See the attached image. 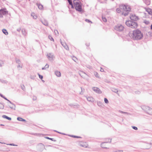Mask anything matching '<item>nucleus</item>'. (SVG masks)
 Instances as JSON below:
<instances>
[{"instance_id": "nucleus-1", "label": "nucleus", "mask_w": 152, "mask_h": 152, "mask_svg": "<svg viewBox=\"0 0 152 152\" xmlns=\"http://www.w3.org/2000/svg\"><path fill=\"white\" fill-rule=\"evenodd\" d=\"M129 36L132 37V38L134 40L141 39L143 37V34L141 33V31L138 29H135L134 30L132 34L129 33Z\"/></svg>"}, {"instance_id": "nucleus-2", "label": "nucleus", "mask_w": 152, "mask_h": 152, "mask_svg": "<svg viewBox=\"0 0 152 152\" xmlns=\"http://www.w3.org/2000/svg\"><path fill=\"white\" fill-rule=\"evenodd\" d=\"M73 3L75 10L80 13H82L83 11L82 9V4L78 0H74Z\"/></svg>"}, {"instance_id": "nucleus-3", "label": "nucleus", "mask_w": 152, "mask_h": 152, "mask_svg": "<svg viewBox=\"0 0 152 152\" xmlns=\"http://www.w3.org/2000/svg\"><path fill=\"white\" fill-rule=\"evenodd\" d=\"M126 25L132 28H136L137 26V23L135 21L131 20H128L126 22Z\"/></svg>"}, {"instance_id": "nucleus-4", "label": "nucleus", "mask_w": 152, "mask_h": 152, "mask_svg": "<svg viewBox=\"0 0 152 152\" xmlns=\"http://www.w3.org/2000/svg\"><path fill=\"white\" fill-rule=\"evenodd\" d=\"M142 109L148 114L152 115V108L148 106H143Z\"/></svg>"}, {"instance_id": "nucleus-5", "label": "nucleus", "mask_w": 152, "mask_h": 152, "mask_svg": "<svg viewBox=\"0 0 152 152\" xmlns=\"http://www.w3.org/2000/svg\"><path fill=\"white\" fill-rule=\"evenodd\" d=\"M37 148L38 150L41 152L44 149H45V145L42 143L38 144Z\"/></svg>"}, {"instance_id": "nucleus-6", "label": "nucleus", "mask_w": 152, "mask_h": 152, "mask_svg": "<svg viewBox=\"0 0 152 152\" xmlns=\"http://www.w3.org/2000/svg\"><path fill=\"white\" fill-rule=\"evenodd\" d=\"M8 13L5 8L2 9L0 10V18H2L3 17V15H5L7 14Z\"/></svg>"}, {"instance_id": "nucleus-7", "label": "nucleus", "mask_w": 152, "mask_h": 152, "mask_svg": "<svg viewBox=\"0 0 152 152\" xmlns=\"http://www.w3.org/2000/svg\"><path fill=\"white\" fill-rule=\"evenodd\" d=\"M124 27L121 24H118L115 27V29L119 31H123Z\"/></svg>"}, {"instance_id": "nucleus-8", "label": "nucleus", "mask_w": 152, "mask_h": 152, "mask_svg": "<svg viewBox=\"0 0 152 152\" xmlns=\"http://www.w3.org/2000/svg\"><path fill=\"white\" fill-rule=\"evenodd\" d=\"M130 18L131 20L134 21H137L139 19L138 17L134 14H132L130 15Z\"/></svg>"}, {"instance_id": "nucleus-9", "label": "nucleus", "mask_w": 152, "mask_h": 152, "mask_svg": "<svg viewBox=\"0 0 152 152\" xmlns=\"http://www.w3.org/2000/svg\"><path fill=\"white\" fill-rule=\"evenodd\" d=\"M15 59L16 63L18 64L17 66V68H22L23 65L22 64H21L20 60L17 58H15Z\"/></svg>"}, {"instance_id": "nucleus-10", "label": "nucleus", "mask_w": 152, "mask_h": 152, "mask_svg": "<svg viewBox=\"0 0 152 152\" xmlns=\"http://www.w3.org/2000/svg\"><path fill=\"white\" fill-rule=\"evenodd\" d=\"M131 9L129 7H128V9L126 10L124 12H122V15L126 16L128 15V13L130 11Z\"/></svg>"}, {"instance_id": "nucleus-11", "label": "nucleus", "mask_w": 152, "mask_h": 152, "mask_svg": "<svg viewBox=\"0 0 152 152\" xmlns=\"http://www.w3.org/2000/svg\"><path fill=\"white\" fill-rule=\"evenodd\" d=\"M92 89L96 93L99 94H101L102 92L98 88L96 87H93Z\"/></svg>"}, {"instance_id": "nucleus-12", "label": "nucleus", "mask_w": 152, "mask_h": 152, "mask_svg": "<svg viewBox=\"0 0 152 152\" xmlns=\"http://www.w3.org/2000/svg\"><path fill=\"white\" fill-rule=\"evenodd\" d=\"M128 7H129L125 5L121 4L119 6V8L121 9V10H122L124 11L127 9Z\"/></svg>"}, {"instance_id": "nucleus-13", "label": "nucleus", "mask_w": 152, "mask_h": 152, "mask_svg": "<svg viewBox=\"0 0 152 152\" xmlns=\"http://www.w3.org/2000/svg\"><path fill=\"white\" fill-rule=\"evenodd\" d=\"M111 140L112 139H110V140L109 142H102L101 144V147L103 148H107L106 147V143H111Z\"/></svg>"}, {"instance_id": "nucleus-14", "label": "nucleus", "mask_w": 152, "mask_h": 152, "mask_svg": "<svg viewBox=\"0 0 152 152\" xmlns=\"http://www.w3.org/2000/svg\"><path fill=\"white\" fill-rule=\"evenodd\" d=\"M79 75L82 77H85L86 75V74L83 72L81 71L79 72Z\"/></svg>"}, {"instance_id": "nucleus-15", "label": "nucleus", "mask_w": 152, "mask_h": 152, "mask_svg": "<svg viewBox=\"0 0 152 152\" xmlns=\"http://www.w3.org/2000/svg\"><path fill=\"white\" fill-rule=\"evenodd\" d=\"M55 73L56 75L58 77H60L61 76V73L59 71H55Z\"/></svg>"}, {"instance_id": "nucleus-16", "label": "nucleus", "mask_w": 152, "mask_h": 152, "mask_svg": "<svg viewBox=\"0 0 152 152\" xmlns=\"http://www.w3.org/2000/svg\"><path fill=\"white\" fill-rule=\"evenodd\" d=\"M61 43L66 49L67 50L68 49H69V48L68 46L65 43H62L61 42Z\"/></svg>"}, {"instance_id": "nucleus-17", "label": "nucleus", "mask_w": 152, "mask_h": 152, "mask_svg": "<svg viewBox=\"0 0 152 152\" xmlns=\"http://www.w3.org/2000/svg\"><path fill=\"white\" fill-rule=\"evenodd\" d=\"M17 120L18 121H23V122H26V120L25 119H23V118H21L20 117H18L17 118Z\"/></svg>"}, {"instance_id": "nucleus-18", "label": "nucleus", "mask_w": 152, "mask_h": 152, "mask_svg": "<svg viewBox=\"0 0 152 152\" xmlns=\"http://www.w3.org/2000/svg\"><path fill=\"white\" fill-rule=\"evenodd\" d=\"M2 117L3 118H6L7 119L9 120H11V118L10 117H9L6 115H4L2 116Z\"/></svg>"}, {"instance_id": "nucleus-19", "label": "nucleus", "mask_w": 152, "mask_h": 152, "mask_svg": "<svg viewBox=\"0 0 152 152\" xmlns=\"http://www.w3.org/2000/svg\"><path fill=\"white\" fill-rule=\"evenodd\" d=\"M48 57L49 59H51V60H52L53 57V55L51 53H49L48 54Z\"/></svg>"}, {"instance_id": "nucleus-20", "label": "nucleus", "mask_w": 152, "mask_h": 152, "mask_svg": "<svg viewBox=\"0 0 152 152\" xmlns=\"http://www.w3.org/2000/svg\"><path fill=\"white\" fill-rule=\"evenodd\" d=\"M2 32L5 35H7L8 34V33L7 31L5 29H3L2 30Z\"/></svg>"}, {"instance_id": "nucleus-21", "label": "nucleus", "mask_w": 152, "mask_h": 152, "mask_svg": "<svg viewBox=\"0 0 152 152\" xmlns=\"http://www.w3.org/2000/svg\"><path fill=\"white\" fill-rule=\"evenodd\" d=\"M87 100L89 102H92L93 101V98L92 97H88L87 98Z\"/></svg>"}, {"instance_id": "nucleus-22", "label": "nucleus", "mask_w": 152, "mask_h": 152, "mask_svg": "<svg viewBox=\"0 0 152 152\" xmlns=\"http://www.w3.org/2000/svg\"><path fill=\"white\" fill-rule=\"evenodd\" d=\"M147 12L150 15H152V10H151V9H149L147 10H146Z\"/></svg>"}, {"instance_id": "nucleus-23", "label": "nucleus", "mask_w": 152, "mask_h": 152, "mask_svg": "<svg viewBox=\"0 0 152 152\" xmlns=\"http://www.w3.org/2000/svg\"><path fill=\"white\" fill-rule=\"evenodd\" d=\"M97 105L98 106H99V107H102L104 106L102 102H97Z\"/></svg>"}, {"instance_id": "nucleus-24", "label": "nucleus", "mask_w": 152, "mask_h": 152, "mask_svg": "<svg viewBox=\"0 0 152 152\" xmlns=\"http://www.w3.org/2000/svg\"><path fill=\"white\" fill-rule=\"evenodd\" d=\"M42 23L45 26H47L48 25V23L47 21L44 20V21H42Z\"/></svg>"}, {"instance_id": "nucleus-25", "label": "nucleus", "mask_w": 152, "mask_h": 152, "mask_svg": "<svg viewBox=\"0 0 152 152\" xmlns=\"http://www.w3.org/2000/svg\"><path fill=\"white\" fill-rule=\"evenodd\" d=\"M49 65L48 64H46L45 65V66L44 67H42V70H45L47 69H48L49 67Z\"/></svg>"}, {"instance_id": "nucleus-26", "label": "nucleus", "mask_w": 152, "mask_h": 152, "mask_svg": "<svg viewBox=\"0 0 152 152\" xmlns=\"http://www.w3.org/2000/svg\"><path fill=\"white\" fill-rule=\"evenodd\" d=\"M116 12L118 13H120V12L121 13V14H122V11L121 9L120 8H117L116 9Z\"/></svg>"}, {"instance_id": "nucleus-27", "label": "nucleus", "mask_w": 152, "mask_h": 152, "mask_svg": "<svg viewBox=\"0 0 152 152\" xmlns=\"http://www.w3.org/2000/svg\"><path fill=\"white\" fill-rule=\"evenodd\" d=\"M4 64V62L2 60H0V67L2 66Z\"/></svg>"}, {"instance_id": "nucleus-28", "label": "nucleus", "mask_w": 152, "mask_h": 152, "mask_svg": "<svg viewBox=\"0 0 152 152\" xmlns=\"http://www.w3.org/2000/svg\"><path fill=\"white\" fill-rule=\"evenodd\" d=\"M45 137L46 139L51 140L52 141H56V140H54V138H49V137Z\"/></svg>"}, {"instance_id": "nucleus-29", "label": "nucleus", "mask_w": 152, "mask_h": 152, "mask_svg": "<svg viewBox=\"0 0 152 152\" xmlns=\"http://www.w3.org/2000/svg\"><path fill=\"white\" fill-rule=\"evenodd\" d=\"M22 34L23 35H24V36H25L26 35V31H25V29H23L22 30Z\"/></svg>"}, {"instance_id": "nucleus-30", "label": "nucleus", "mask_w": 152, "mask_h": 152, "mask_svg": "<svg viewBox=\"0 0 152 152\" xmlns=\"http://www.w3.org/2000/svg\"><path fill=\"white\" fill-rule=\"evenodd\" d=\"M38 7L39 9L42 10L43 8V6L41 4H39L38 5Z\"/></svg>"}, {"instance_id": "nucleus-31", "label": "nucleus", "mask_w": 152, "mask_h": 152, "mask_svg": "<svg viewBox=\"0 0 152 152\" xmlns=\"http://www.w3.org/2000/svg\"><path fill=\"white\" fill-rule=\"evenodd\" d=\"M112 91L113 92H115V93H117L118 92V90L117 89H115V88H112Z\"/></svg>"}, {"instance_id": "nucleus-32", "label": "nucleus", "mask_w": 152, "mask_h": 152, "mask_svg": "<svg viewBox=\"0 0 152 152\" xmlns=\"http://www.w3.org/2000/svg\"><path fill=\"white\" fill-rule=\"evenodd\" d=\"M4 107V105L2 103H0V109H3Z\"/></svg>"}, {"instance_id": "nucleus-33", "label": "nucleus", "mask_w": 152, "mask_h": 152, "mask_svg": "<svg viewBox=\"0 0 152 152\" xmlns=\"http://www.w3.org/2000/svg\"><path fill=\"white\" fill-rule=\"evenodd\" d=\"M8 106L10 107V108L12 109H13L14 110V105H10L8 104Z\"/></svg>"}, {"instance_id": "nucleus-34", "label": "nucleus", "mask_w": 152, "mask_h": 152, "mask_svg": "<svg viewBox=\"0 0 152 152\" xmlns=\"http://www.w3.org/2000/svg\"><path fill=\"white\" fill-rule=\"evenodd\" d=\"M104 102L106 104H107L109 102L108 99L106 98H104Z\"/></svg>"}, {"instance_id": "nucleus-35", "label": "nucleus", "mask_w": 152, "mask_h": 152, "mask_svg": "<svg viewBox=\"0 0 152 152\" xmlns=\"http://www.w3.org/2000/svg\"><path fill=\"white\" fill-rule=\"evenodd\" d=\"M118 112L121 113H124V114H128V113L127 112H123V111H122L121 110H118Z\"/></svg>"}, {"instance_id": "nucleus-36", "label": "nucleus", "mask_w": 152, "mask_h": 152, "mask_svg": "<svg viewBox=\"0 0 152 152\" xmlns=\"http://www.w3.org/2000/svg\"><path fill=\"white\" fill-rule=\"evenodd\" d=\"M48 38L51 41H54V39L51 36H49Z\"/></svg>"}, {"instance_id": "nucleus-37", "label": "nucleus", "mask_w": 152, "mask_h": 152, "mask_svg": "<svg viewBox=\"0 0 152 152\" xmlns=\"http://www.w3.org/2000/svg\"><path fill=\"white\" fill-rule=\"evenodd\" d=\"M71 137H73L75 138H80L81 137H80L77 136H75V135H72L71 136Z\"/></svg>"}, {"instance_id": "nucleus-38", "label": "nucleus", "mask_w": 152, "mask_h": 152, "mask_svg": "<svg viewBox=\"0 0 152 152\" xmlns=\"http://www.w3.org/2000/svg\"><path fill=\"white\" fill-rule=\"evenodd\" d=\"M144 23H145L146 25L148 24L149 23H150L149 21H147V20H145L144 21Z\"/></svg>"}, {"instance_id": "nucleus-39", "label": "nucleus", "mask_w": 152, "mask_h": 152, "mask_svg": "<svg viewBox=\"0 0 152 152\" xmlns=\"http://www.w3.org/2000/svg\"><path fill=\"white\" fill-rule=\"evenodd\" d=\"M102 19L104 22H105L107 21V20H106V19L104 17H103L102 16Z\"/></svg>"}, {"instance_id": "nucleus-40", "label": "nucleus", "mask_w": 152, "mask_h": 152, "mask_svg": "<svg viewBox=\"0 0 152 152\" xmlns=\"http://www.w3.org/2000/svg\"><path fill=\"white\" fill-rule=\"evenodd\" d=\"M1 81L2 83H6V84L7 83V81L6 80H1Z\"/></svg>"}, {"instance_id": "nucleus-41", "label": "nucleus", "mask_w": 152, "mask_h": 152, "mask_svg": "<svg viewBox=\"0 0 152 152\" xmlns=\"http://www.w3.org/2000/svg\"><path fill=\"white\" fill-rule=\"evenodd\" d=\"M132 128L134 129L137 130L138 129L135 126H132Z\"/></svg>"}, {"instance_id": "nucleus-42", "label": "nucleus", "mask_w": 152, "mask_h": 152, "mask_svg": "<svg viewBox=\"0 0 152 152\" xmlns=\"http://www.w3.org/2000/svg\"><path fill=\"white\" fill-rule=\"evenodd\" d=\"M38 74L39 76V78L41 79H42L43 77V76L40 75L39 73H38Z\"/></svg>"}, {"instance_id": "nucleus-43", "label": "nucleus", "mask_w": 152, "mask_h": 152, "mask_svg": "<svg viewBox=\"0 0 152 152\" xmlns=\"http://www.w3.org/2000/svg\"><path fill=\"white\" fill-rule=\"evenodd\" d=\"M10 104H12V105H14V110H15V104H13V103L12 102H11L10 101V102H9Z\"/></svg>"}, {"instance_id": "nucleus-44", "label": "nucleus", "mask_w": 152, "mask_h": 152, "mask_svg": "<svg viewBox=\"0 0 152 152\" xmlns=\"http://www.w3.org/2000/svg\"><path fill=\"white\" fill-rule=\"evenodd\" d=\"M123 151L122 150H117L115 151L114 152H123Z\"/></svg>"}, {"instance_id": "nucleus-45", "label": "nucleus", "mask_w": 152, "mask_h": 152, "mask_svg": "<svg viewBox=\"0 0 152 152\" xmlns=\"http://www.w3.org/2000/svg\"><path fill=\"white\" fill-rule=\"evenodd\" d=\"M81 93H80V94H83V91H84V89H82V87H81Z\"/></svg>"}, {"instance_id": "nucleus-46", "label": "nucleus", "mask_w": 152, "mask_h": 152, "mask_svg": "<svg viewBox=\"0 0 152 152\" xmlns=\"http://www.w3.org/2000/svg\"><path fill=\"white\" fill-rule=\"evenodd\" d=\"M85 21L88 23H92V22L91 21L89 20L86 19L85 20Z\"/></svg>"}, {"instance_id": "nucleus-47", "label": "nucleus", "mask_w": 152, "mask_h": 152, "mask_svg": "<svg viewBox=\"0 0 152 152\" xmlns=\"http://www.w3.org/2000/svg\"><path fill=\"white\" fill-rule=\"evenodd\" d=\"M69 4L71 5V8H74V6L73 4H72V2L70 4Z\"/></svg>"}, {"instance_id": "nucleus-48", "label": "nucleus", "mask_w": 152, "mask_h": 152, "mask_svg": "<svg viewBox=\"0 0 152 152\" xmlns=\"http://www.w3.org/2000/svg\"><path fill=\"white\" fill-rule=\"evenodd\" d=\"M54 32H55V34L56 35H58V31L56 30H54Z\"/></svg>"}, {"instance_id": "nucleus-49", "label": "nucleus", "mask_w": 152, "mask_h": 152, "mask_svg": "<svg viewBox=\"0 0 152 152\" xmlns=\"http://www.w3.org/2000/svg\"><path fill=\"white\" fill-rule=\"evenodd\" d=\"M21 88L23 90V91L25 90V88L24 86L23 85L22 86H21Z\"/></svg>"}, {"instance_id": "nucleus-50", "label": "nucleus", "mask_w": 152, "mask_h": 152, "mask_svg": "<svg viewBox=\"0 0 152 152\" xmlns=\"http://www.w3.org/2000/svg\"><path fill=\"white\" fill-rule=\"evenodd\" d=\"M140 92L138 91H136L135 92V94H140Z\"/></svg>"}, {"instance_id": "nucleus-51", "label": "nucleus", "mask_w": 152, "mask_h": 152, "mask_svg": "<svg viewBox=\"0 0 152 152\" xmlns=\"http://www.w3.org/2000/svg\"><path fill=\"white\" fill-rule=\"evenodd\" d=\"M7 145H12V146H17V145H15L13 143L9 144H8Z\"/></svg>"}, {"instance_id": "nucleus-52", "label": "nucleus", "mask_w": 152, "mask_h": 152, "mask_svg": "<svg viewBox=\"0 0 152 152\" xmlns=\"http://www.w3.org/2000/svg\"><path fill=\"white\" fill-rule=\"evenodd\" d=\"M31 16H33L34 19H36L37 18V17L36 15H33L32 14H31Z\"/></svg>"}, {"instance_id": "nucleus-53", "label": "nucleus", "mask_w": 152, "mask_h": 152, "mask_svg": "<svg viewBox=\"0 0 152 152\" xmlns=\"http://www.w3.org/2000/svg\"><path fill=\"white\" fill-rule=\"evenodd\" d=\"M94 74L96 77H99V76H98V74L97 72H95Z\"/></svg>"}, {"instance_id": "nucleus-54", "label": "nucleus", "mask_w": 152, "mask_h": 152, "mask_svg": "<svg viewBox=\"0 0 152 152\" xmlns=\"http://www.w3.org/2000/svg\"><path fill=\"white\" fill-rule=\"evenodd\" d=\"M72 59L75 61H76V60H77V58L75 57H74L73 58H72Z\"/></svg>"}, {"instance_id": "nucleus-55", "label": "nucleus", "mask_w": 152, "mask_h": 152, "mask_svg": "<svg viewBox=\"0 0 152 152\" xmlns=\"http://www.w3.org/2000/svg\"><path fill=\"white\" fill-rule=\"evenodd\" d=\"M3 98L4 99L6 100L8 102H10V101L7 99L6 97H5L4 96V97H3Z\"/></svg>"}, {"instance_id": "nucleus-56", "label": "nucleus", "mask_w": 152, "mask_h": 152, "mask_svg": "<svg viewBox=\"0 0 152 152\" xmlns=\"http://www.w3.org/2000/svg\"><path fill=\"white\" fill-rule=\"evenodd\" d=\"M36 99H37L36 97L35 96H34L33 97V99L34 100H36Z\"/></svg>"}, {"instance_id": "nucleus-57", "label": "nucleus", "mask_w": 152, "mask_h": 152, "mask_svg": "<svg viewBox=\"0 0 152 152\" xmlns=\"http://www.w3.org/2000/svg\"><path fill=\"white\" fill-rule=\"evenodd\" d=\"M68 3L69 4H70L72 2V0H67Z\"/></svg>"}, {"instance_id": "nucleus-58", "label": "nucleus", "mask_w": 152, "mask_h": 152, "mask_svg": "<svg viewBox=\"0 0 152 152\" xmlns=\"http://www.w3.org/2000/svg\"><path fill=\"white\" fill-rule=\"evenodd\" d=\"M100 71L102 72H104V70L103 69H102V68H101V69H100Z\"/></svg>"}, {"instance_id": "nucleus-59", "label": "nucleus", "mask_w": 152, "mask_h": 152, "mask_svg": "<svg viewBox=\"0 0 152 152\" xmlns=\"http://www.w3.org/2000/svg\"><path fill=\"white\" fill-rule=\"evenodd\" d=\"M21 29L20 28H18L17 29V31H18L20 32V31Z\"/></svg>"}, {"instance_id": "nucleus-60", "label": "nucleus", "mask_w": 152, "mask_h": 152, "mask_svg": "<svg viewBox=\"0 0 152 152\" xmlns=\"http://www.w3.org/2000/svg\"><path fill=\"white\" fill-rule=\"evenodd\" d=\"M0 96L2 98H3V97H4V96L1 94L0 93Z\"/></svg>"}, {"instance_id": "nucleus-61", "label": "nucleus", "mask_w": 152, "mask_h": 152, "mask_svg": "<svg viewBox=\"0 0 152 152\" xmlns=\"http://www.w3.org/2000/svg\"><path fill=\"white\" fill-rule=\"evenodd\" d=\"M149 144L150 145H152V140L151 141V142Z\"/></svg>"}, {"instance_id": "nucleus-62", "label": "nucleus", "mask_w": 152, "mask_h": 152, "mask_svg": "<svg viewBox=\"0 0 152 152\" xmlns=\"http://www.w3.org/2000/svg\"><path fill=\"white\" fill-rule=\"evenodd\" d=\"M54 131H55V132H58V133H59L61 134H62V133H61L60 132H58V131H56V130H54Z\"/></svg>"}, {"instance_id": "nucleus-63", "label": "nucleus", "mask_w": 152, "mask_h": 152, "mask_svg": "<svg viewBox=\"0 0 152 152\" xmlns=\"http://www.w3.org/2000/svg\"><path fill=\"white\" fill-rule=\"evenodd\" d=\"M79 145H80V146H82V147H84V145H82V144H79Z\"/></svg>"}, {"instance_id": "nucleus-64", "label": "nucleus", "mask_w": 152, "mask_h": 152, "mask_svg": "<svg viewBox=\"0 0 152 152\" xmlns=\"http://www.w3.org/2000/svg\"><path fill=\"white\" fill-rule=\"evenodd\" d=\"M86 45L87 46H88L89 45H90V44H89V43H88V44H86Z\"/></svg>"}]
</instances>
